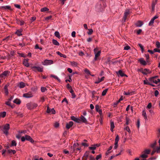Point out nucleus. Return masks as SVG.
<instances>
[{
    "instance_id": "1",
    "label": "nucleus",
    "mask_w": 160,
    "mask_h": 160,
    "mask_svg": "<svg viewBox=\"0 0 160 160\" xmlns=\"http://www.w3.org/2000/svg\"><path fill=\"white\" fill-rule=\"evenodd\" d=\"M0 128L3 133L7 135L8 134V131L10 128L9 125L8 124H6L4 126H0Z\"/></svg>"
},
{
    "instance_id": "2",
    "label": "nucleus",
    "mask_w": 160,
    "mask_h": 160,
    "mask_svg": "<svg viewBox=\"0 0 160 160\" xmlns=\"http://www.w3.org/2000/svg\"><path fill=\"white\" fill-rule=\"evenodd\" d=\"M98 48H96L94 49V52L95 54L94 58L95 61H96L97 60L98 58L100 55L101 54V51L100 50L98 51Z\"/></svg>"
},
{
    "instance_id": "3",
    "label": "nucleus",
    "mask_w": 160,
    "mask_h": 160,
    "mask_svg": "<svg viewBox=\"0 0 160 160\" xmlns=\"http://www.w3.org/2000/svg\"><path fill=\"white\" fill-rule=\"evenodd\" d=\"M37 106V104L36 103H28L27 104V107L29 109H31Z\"/></svg>"
},
{
    "instance_id": "4",
    "label": "nucleus",
    "mask_w": 160,
    "mask_h": 160,
    "mask_svg": "<svg viewBox=\"0 0 160 160\" xmlns=\"http://www.w3.org/2000/svg\"><path fill=\"white\" fill-rule=\"evenodd\" d=\"M32 69L35 72L38 71V72H42L43 71L42 68L40 67L33 66L32 67Z\"/></svg>"
},
{
    "instance_id": "5",
    "label": "nucleus",
    "mask_w": 160,
    "mask_h": 160,
    "mask_svg": "<svg viewBox=\"0 0 160 160\" xmlns=\"http://www.w3.org/2000/svg\"><path fill=\"white\" fill-rule=\"evenodd\" d=\"M53 63V61L51 60H45L43 63L44 65H48L52 64Z\"/></svg>"
},
{
    "instance_id": "6",
    "label": "nucleus",
    "mask_w": 160,
    "mask_h": 160,
    "mask_svg": "<svg viewBox=\"0 0 160 160\" xmlns=\"http://www.w3.org/2000/svg\"><path fill=\"white\" fill-rule=\"evenodd\" d=\"M119 136L117 135L115 138V142L114 143V149H116L118 147V142L119 141Z\"/></svg>"
},
{
    "instance_id": "7",
    "label": "nucleus",
    "mask_w": 160,
    "mask_h": 160,
    "mask_svg": "<svg viewBox=\"0 0 160 160\" xmlns=\"http://www.w3.org/2000/svg\"><path fill=\"white\" fill-rule=\"evenodd\" d=\"M47 112L48 113H51L55 114V111L53 108L51 109L48 107H47Z\"/></svg>"
},
{
    "instance_id": "8",
    "label": "nucleus",
    "mask_w": 160,
    "mask_h": 160,
    "mask_svg": "<svg viewBox=\"0 0 160 160\" xmlns=\"http://www.w3.org/2000/svg\"><path fill=\"white\" fill-rule=\"evenodd\" d=\"M23 96L26 98H30L33 97V95L31 92H28L27 93H24L23 94Z\"/></svg>"
},
{
    "instance_id": "9",
    "label": "nucleus",
    "mask_w": 160,
    "mask_h": 160,
    "mask_svg": "<svg viewBox=\"0 0 160 160\" xmlns=\"http://www.w3.org/2000/svg\"><path fill=\"white\" fill-rule=\"evenodd\" d=\"M129 14V11L128 10L126 11L124 13V15L123 18V20L124 22H125L126 20L128 18V17Z\"/></svg>"
},
{
    "instance_id": "10",
    "label": "nucleus",
    "mask_w": 160,
    "mask_h": 160,
    "mask_svg": "<svg viewBox=\"0 0 160 160\" xmlns=\"http://www.w3.org/2000/svg\"><path fill=\"white\" fill-rule=\"evenodd\" d=\"M81 121L82 122L85 123H87L88 122L86 119L82 115H81L79 118V122Z\"/></svg>"
},
{
    "instance_id": "11",
    "label": "nucleus",
    "mask_w": 160,
    "mask_h": 160,
    "mask_svg": "<svg viewBox=\"0 0 160 160\" xmlns=\"http://www.w3.org/2000/svg\"><path fill=\"white\" fill-rule=\"evenodd\" d=\"M157 77L156 76V77H152V78H150L149 79V81L150 82H151V83L153 82V83H155V84H157L158 83V82L155 79Z\"/></svg>"
},
{
    "instance_id": "12",
    "label": "nucleus",
    "mask_w": 160,
    "mask_h": 160,
    "mask_svg": "<svg viewBox=\"0 0 160 160\" xmlns=\"http://www.w3.org/2000/svg\"><path fill=\"white\" fill-rule=\"evenodd\" d=\"M73 124V122L72 121H70L68 123H67L66 125V128L68 129H69Z\"/></svg>"
},
{
    "instance_id": "13",
    "label": "nucleus",
    "mask_w": 160,
    "mask_h": 160,
    "mask_svg": "<svg viewBox=\"0 0 160 160\" xmlns=\"http://www.w3.org/2000/svg\"><path fill=\"white\" fill-rule=\"evenodd\" d=\"M26 140L29 141L31 143H33L34 142L33 140L28 135L25 136Z\"/></svg>"
},
{
    "instance_id": "14",
    "label": "nucleus",
    "mask_w": 160,
    "mask_h": 160,
    "mask_svg": "<svg viewBox=\"0 0 160 160\" xmlns=\"http://www.w3.org/2000/svg\"><path fill=\"white\" fill-rule=\"evenodd\" d=\"M118 75H120L121 77L126 76L127 77L128 76L123 73L121 70H120L118 71L117 72Z\"/></svg>"
},
{
    "instance_id": "15",
    "label": "nucleus",
    "mask_w": 160,
    "mask_h": 160,
    "mask_svg": "<svg viewBox=\"0 0 160 160\" xmlns=\"http://www.w3.org/2000/svg\"><path fill=\"white\" fill-rule=\"evenodd\" d=\"M79 144L78 143H74L72 146L73 152H76L77 147L79 146Z\"/></svg>"
},
{
    "instance_id": "16",
    "label": "nucleus",
    "mask_w": 160,
    "mask_h": 160,
    "mask_svg": "<svg viewBox=\"0 0 160 160\" xmlns=\"http://www.w3.org/2000/svg\"><path fill=\"white\" fill-rule=\"evenodd\" d=\"M9 73L10 72L8 71H5L1 74V76H2V78L4 76H7L9 75Z\"/></svg>"
},
{
    "instance_id": "17",
    "label": "nucleus",
    "mask_w": 160,
    "mask_h": 160,
    "mask_svg": "<svg viewBox=\"0 0 160 160\" xmlns=\"http://www.w3.org/2000/svg\"><path fill=\"white\" fill-rule=\"evenodd\" d=\"M138 61L141 64L143 65H147V63L144 60L143 58H141L138 60Z\"/></svg>"
},
{
    "instance_id": "18",
    "label": "nucleus",
    "mask_w": 160,
    "mask_h": 160,
    "mask_svg": "<svg viewBox=\"0 0 160 160\" xmlns=\"http://www.w3.org/2000/svg\"><path fill=\"white\" fill-rule=\"evenodd\" d=\"M28 59H24L23 61V64L25 66L27 67H28L29 66V64L28 63Z\"/></svg>"
},
{
    "instance_id": "19",
    "label": "nucleus",
    "mask_w": 160,
    "mask_h": 160,
    "mask_svg": "<svg viewBox=\"0 0 160 160\" xmlns=\"http://www.w3.org/2000/svg\"><path fill=\"white\" fill-rule=\"evenodd\" d=\"M71 119L72 120L77 123H80L79 118H76L74 116H72L71 117Z\"/></svg>"
},
{
    "instance_id": "20",
    "label": "nucleus",
    "mask_w": 160,
    "mask_h": 160,
    "mask_svg": "<svg viewBox=\"0 0 160 160\" xmlns=\"http://www.w3.org/2000/svg\"><path fill=\"white\" fill-rule=\"evenodd\" d=\"M17 23L18 24H20V25H22L24 23V22L23 20H20L19 19H17Z\"/></svg>"
},
{
    "instance_id": "21",
    "label": "nucleus",
    "mask_w": 160,
    "mask_h": 160,
    "mask_svg": "<svg viewBox=\"0 0 160 160\" xmlns=\"http://www.w3.org/2000/svg\"><path fill=\"white\" fill-rule=\"evenodd\" d=\"M0 8L1 9H7L11 10V7L9 6H1L0 7Z\"/></svg>"
},
{
    "instance_id": "22",
    "label": "nucleus",
    "mask_w": 160,
    "mask_h": 160,
    "mask_svg": "<svg viewBox=\"0 0 160 160\" xmlns=\"http://www.w3.org/2000/svg\"><path fill=\"white\" fill-rule=\"evenodd\" d=\"M157 144V142L156 141H155L153 143H151L150 145V146L151 148H152L153 149L154 148H155V146Z\"/></svg>"
},
{
    "instance_id": "23",
    "label": "nucleus",
    "mask_w": 160,
    "mask_h": 160,
    "mask_svg": "<svg viewBox=\"0 0 160 160\" xmlns=\"http://www.w3.org/2000/svg\"><path fill=\"white\" fill-rule=\"evenodd\" d=\"M135 25L137 27H140L142 25V22L141 21H138L136 23Z\"/></svg>"
},
{
    "instance_id": "24",
    "label": "nucleus",
    "mask_w": 160,
    "mask_h": 160,
    "mask_svg": "<svg viewBox=\"0 0 160 160\" xmlns=\"http://www.w3.org/2000/svg\"><path fill=\"white\" fill-rule=\"evenodd\" d=\"M56 53H57V54L60 56L61 57H63L64 58H67V56L66 55L62 54L59 52H57Z\"/></svg>"
},
{
    "instance_id": "25",
    "label": "nucleus",
    "mask_w": 160,
    "mask_h": 160,
    "mask_svg": "<svg viewBox=\"0 0 160 160\" xmlns=\"http://www.w3.org/2000/svg\"><path fill=\"white\" fill-rule=\"evenodd\" d=\"M153 149H154V150H155L156 152L157 153H160V146L159 147H157L156 148L155 147Z\"/></svg>"
},
{
    "instance_id": "26",
    "label": "nucleus",
    "mask_w": 160,
    "mask_h": 160,
    "mask_svg": "<svg viewBox=\"0 0 160 160\" xmlns=\"http://www.w3.org/2000/svg\"><path fill=\"white\" fill-rule=\"evenodd\" d=\"M96 8L98 9V11H102V8L101 7V4H99L96 6Z\"/></svg>"
},
{
    "instance_id": "27",
    "label": "nucleus",
    "mask_w": 160,
    "mask_h": 160,
    "mask_svg": "<svg viewBox=\"0 0 160 160\" xmlns=\"http://www.w3.org/2000/svg\"><path fill=\"white\" fill-rule=\"evenodd\" d=\"M133 92L132 91H129L128 92H124V94L126 95H132V93Z\"/></svg>"
},
{
    "instance_id": "28",
    "label": "nucleus",
    "mask_w": 160,
    "mask_h": 160,
    "mask_svg": "<svg viewBox=\"0 0 160 160\" xmlns=\"http://www.w3.org/2000/svg\"><path fill=\"white\" fill-rule=\"evenodd\" d=\"M18 86L20 88H24L25 86V83L22 82H20L18 85Z\"/></svg>"
},
{
    "instance_id": "29",
    "label": "nucleus",
    "mask_w": 160,
    "mask_h": 160,
    "mask_svg": "<svg viewBox=\"0 0 160 160\" xmlns=\"http://www.w3.org/2000/svg\"><path fill=\"white\" fill-rule=\"evenodd\" d=\"M149 72V70L148 69H145L142 72V73L145 75H147V74L148 72Z\"/></svg>"
},
{
    "instance_id": "30",
    "label": "nucleus",
    "mask_w": 160,
    "mask_h": 160,
    "mask_svg": "<svg viewBox=\"0 0 160 160\" xmlns=\"http://www.w3.org/2000/svg\"><path fill=\"white\" fill-rule=\"evenodd\" d=\"M142 115L143 116L144 118L145 119H147V117L146 114V112L145 110H143L142 111Z\"/></svg>"
},
{
    "instance_id": "31",
    "label": "nucleus",
    "mask_w": 160,
    "mask_h": 160,
    "mask_svg": "<svg viewBox=\"0 0 160 160\" xmlns=\"http://www.w3.org/2000/svg\"><path fill=\"white\" fill-rule=\"evenodd\" d=\"M52 42L53 44L55 45L58 46L59 45L58 42L55 39H53L52 41Z\"/></svg>"
},
{
    "instance_id": "32",
    "label": "nucleus",
    "mask_w": 160,
    "mask_h": 160,
    "mask_svg": "<svg viewBox=\"0 0 160 160\" xmlns=\"http://www.w3.org/2000/svg\"><path fill=\"white\" fill-rule=\"evenodd\" d=\"M21 102L20 100L18 99H16L13 101V102L18 104H20L21 103Z\"/></svg>"
},
{
    "instance_id": "33",
    "label": "nucleus",
    "mask_w": 160,
    "mask_h": 160,
    "mask_svg": "<svg viewBox=\"0 0 160 160\" xmlns=\"http://www.w3.org/2000/svg\"><path fill=\"white\" fill-rule=\"evenodd\" d=\"M49 10V9L46 7H44L42 8L41 9V11L42 12H45L48 11Z\"/></svg>"
},
{
    "instance_id": "34",
    "label": "nucleus",
    "mask_w": 160,
    "mask_h": 160,
    "mask_svg": "<svg viewBox=\"0 0 160 160\" xmlns=\"http://www.w3.org/2000/svg\"><path fill=\"white\" fill-rule=\"evenodd\" d=\"M51 77L54 78L55 79H57L59 82L60 81V79L57 76L54 75H51Z\"/></svg>"
},
{
    "instance_id": "35",
    "label": "nucleus",
    "mask_w": 160,
    "mask_h": 160,
    "mask_svg": "<svg viewBox=\"0 0 160 160\" xmlns=\"http://www.w3.org/2000/svg\"><path fill=\"white\" fill-rule=\"evenodd\" d=\"M138 46L141 48L142 52L143 53L144 51V49L143 46H142L141 44L139 43L138 44Z\"/></svg>"
},
{
    "instance_id": "36",
    "label": "nucleus",
    "mask_w": 160,
    "mask_h": 160,
    "mask_svg": "<svg viewBox=\"0 0 160 160\" xmlns=\"http://www.w3.org/2000/svg\"><path fill=\"white\" fill-rule=\"evenodd\" d=\"M158 0H155V2H153L152 5V9L153 10L154 9L155 5L156 4Z\"/></svg>"
},
{
    "instance_id": "37",
    "label": "nucleus",
    "mask_w": 160,
    "mask_h": 160,
    "mask_svg": "<svg viewBox=\"0 0 160 160\" xmlns=\"http://www.w3.org/2000/svg\"><path fill=\"white\" fill-rule=\"evenodd\" d=\"M56 37H57L60 38V34L58 32V31H56L54 33Z\"/></svg>"
},
{
    "instance_id": "38",
    "label": "nucleus",
    "mask_w": 160,
    "mask_h": 160,
    "mask_svg": "<svg viewBox=\"0 0 160 160\" xmlns=\"http://www.w3.org/2000/svg\"><path fill=\"white\" fill-rule=\"evenodd\" d=\"M22 31H21L18 30L15 33L17 34L18 36H21L22 35L21 33Z\"/></svg>"
},
{
    "instance_id": "39",
    "label": "nucleus",
    "mask_w": 160,
    "mask_h": 160,
    "mask_svg": "<svg viewBox=\"0 0 160 160\" xmlns=\"http://www.w3.org/2000/svg\"><path fill=\"white\" fill-rule=\"evenodd\" d=\"M108 91V89H105V90H103L102 92V95L103 96H105L106 94Z\"/></svg>"
},
{
    "instance_id": "40",
    "label": "nucleus",
    "mask_w": 160,
    "mask_h": 160,
    "mask_svg": "<svg viewBox=\"0 0 160 160\" xmlns=\"http://www.w3.org/2000/svg\"><path fill=\"white\" fill-rule=\"evenodd\" d=\"M148 155L145 154V153L141 155L140 157L142 158H148Z\"/></svg>"
},
{
    "instance_id": "41",
    "label": "nucleus",
    "mask_w": 160,
    "mask_h": 160,
    "mask_svg": "<svg viewBox=\"0 0 160 160\" xmlns=\"http://www.w3.org/2000/svg\"><path fill=\"white\" fill-rule=\"evenodd\" d=\"M150 150L149 149H145L144 151V152L145 154H149L150 153Z\"/></svg>"
},
{
    "instance_id": "42",
    "label": "nucleus",
    "mask_w": 160,
    "mask_h": 160,
    "mask_svg": "<svg viewBox=\"0 0 160 160\" xmlns=\"http://www.w3.org/2000/svg\"><path fill=\"white\" fill-rule=\"evenodd\" d=\"M154 20L152 18L149 22V26H152L154 23Z\"/></svg>"
},
{
    "instance_id": "43",
    "label": "nucleus",
    "mask_w": 160,
    "mask_h": 160,
    "mask_svg": "<svg viewBox=\"0 0 160 160\" xmlns=\"http://www.w3.org/2000/svg\"><path fill=\"white\" fill-rule=\"evenodd\" d=\"M0 113L1 114V117H2V118L4 117L6 115V113L5 112H3Z\"/></svg>"
},
{
    "instance_id": "44",
    "label": "nucleus",
    "mask_w": 160,
    "mask_h": 160,
    "mask_svg": "<svg viewBox=\"0 0 160 160\" xmlns=\"http://www.w3.org/2000/svg\"><path fill=\"white\" fill-rule=\"evenodd\" d=\"M41 91L42 92H44L46 91L47 90L46 88L44 87H41Z\"/></svg>"
},
{
    "instance_id": "45",
    "label": "nucleus",
    "mask_w": 160,
    "mask_h": 160,
    "mask_svg": "<svg viewBox=\"0 0 160 160\" xmlns=\"http://www.w3.org/2000/svg\"><path fill=\"white\" fill-rule=\"evenodd\" d=\"M71 64L73 66H76L77 65V63L75 62H71Z\"/></svg>"
},
{
    "instance_id": "46",
    "label": "nucleus",
    "mask_w": 160,
    "mask_h": 160,
    "mask_svg": "<svg viewBox=\"0 0 160 160\" xmlns=\"http://www.w3.org/2000/svg\"><path fill=\"white\" fill-rule=\"evenodd\" d=\"M145 56H146V57L147 62H149L148 59H149V55L148 54H146L145 55Z\"/></svg>"
},
{
    "instance_id": "47",
    "label": "nucleus",
    "mask_w": 160,
    "mask_h": 160,
    "mask_svg": "<svg viewBox=\"0 0 160 160\" xmlns=\"http://www.w3.org/2000/svg\"><path fill=\"white\" fill-rule=\"evenodd\" d=\"M17 145V143L14 140H13L12 142V146H16Z\"/></svg>"
},
{
    "instance_id": "48",
    "label": "nucleus",
    "mask_w": 160,
    "mask_h": 160,
    "mask_svg": "<svg viewBox=\"0 0 160 160\" xmlns=\"http://www.w3.org/2000/svg\"><path fill=\"white\" fill-rule=\"evenodd\" d=\"M88 30H89V32L88 33V34H89V35L91 34L93 32L92 29H89Z\"/></svg>"
},
{
    "instance_id": "49",
    "label": "nucleus",
    "mask_w": 160,
    "mask_h": 160,
    "mask_svg": "<svg viewBox=\"0 0 160 160\" xmlns=\"http://www.w3.org/2000/svg\"><path fill=\"white\" fill-rule=\"evenodd\" d=\"M85 72L87 74L90 75H91V74H90V72L88 69H86L85 70Z\"/></svg>"
},
{
    "instance_id": "50",
    "label": "nucleus",
    "mask_w": 160,
    "mask_h": 160,
    "mask_svg": "<svg viewBox=\"0 0 160 160\" xmlns=\"http://www.w3.org/2000/svg\"><path fill=\"white\" fill-rule=\"evenodd\" d=\"M157 47L159 48L160 47V43L159 42H157L156 43Z\"/></svg>"
},
{
    "instance_id": "51",
    "label": "nucleus",
    "mask_w": 160,
    "mask_h": 160,
    "mask_svg": "<svg viewBox=\"0 0 160 160\" xmlns=\"http://www.w3.org/2000/svg\"><path fill=\"white\" fill-rule=\"evenodd\" d=\"M89 153V152H86L84 154V157H86L87 158H88V156Z\"/></svg>"
},
{
    "instance_id": "52",
    "label": "nucleus",
    "mask_w": 160,
    "mask_h": 160,
    "mask_svg": "<svg viewBox=\"0 0 160 160\" xmlns=\"http://www.w3.org/2000/svg\"><path fill=\"white\" fill-rule=\"evenodd\" d=\"M52 18V16H48V17H46L45 18V19L46 20H47V21H48L49 20H50Z\"/></svg>"
},
{
    "instance_id": "53",
    "label": "nucleus",
    "mask_w": 160,
    "mask_h": 160,
    "mask_svg": "<svg viewBox=\"0 0 160 160\" xmlns=\"http://www.w3.org/2000/svg\"><path fill=\"white\" fill-rule=\"evenodd\" d=\"M71 76H69V80H68V79L66 80V81H65L66 82H71V81H72V79H71Z\"/></svg>"
},
{
    "instance_id": "54",
    "label": "nucleus",
    "mask_w": 160,
    "mask_h": 160,
    "mask_svg": "<svg viewBox=\"0 0 160 160\" xmlns=\"http://www.w3.org/2000/svg\"><path fill=\"white\" fill-rule=\"evenodd\" d=\"M95 109L96 110V111H98L100 109H99V106L98 105H97L96 106H95Z\"/></svg>"
},
{
    "instance_id": "55",
    "label": "nucleus",
    "mask_w": 160,
    "mask_h": 160,
    "mask_svg": "<svg viewBox=\"0 0 160 160\" xmlns=\"http://www.w3.org/2000/svg\"><path fill=\"white\" fill-rule=\"evenodd\" d=\"M158 132L157 137L159 138L160 137V128H158Z\"/></svg>"
},
{
    "instance_id": "56",
    "label": "nucleus",
    "mask_w": 160,
    "mask_h": 160,
    "mask_svg": "<svg viewBox=\"0 0 160 160\" xmlns=\"http://www.w3.org/2000/svg\"><path fill=\"white\" fill-rule=\"evenodd\" d=\"M154 52H158L160 53V49H158L157 48H155L153 49Z\"/></svg>"
},
{
    "instance_id": "57",
    "label": "nucleus",
    "mask_w": 160,
    "mask_h": 160,
    "mask_svg": "<svg viewBox=\"0 0 160 160\" xmlns=\"http://www.w3.org/2000/svg\"><path fill=\"white\" fill-rule=\"evenodd\" d=\"M158 94H159L158 91L157 90H155V92H154L155 96L156 97H157L158 96Z\"/></svg>"
},
{
    "instance_id": "58",
    "label": "nucleus",
    "mask_w": 160,
    "mask_h": 160,
    "mask_svg": "<svg viewBox=\"0 0 160 160\" xmlns=\"http://www.w3.org/2000/svg\"><path fill=\"white\" fill-rule=\"evenodd\" d=\"M102 155L101 154H99L97 155L96 157V159L97 160H98L101 158Z\"/></svg>"
},
{
    "instance_id": "59",
    "label": "nucleus",
    "mask_w": 160,
    "mask_h": 160,
    "mask_svg": "<svg viewBox=\"0 0 160 160\" xmlns=\"http://www.w3.org/2000/svg\"><path fill=\"white\" fill-rule=\"evenodd\" d=\"M35 48L36 49H39L40 50H42V48L39 47L38 44H36L35 47Z\"/></svg>"
},
{
    "instance_id": "60",
    "label": "nucleus",
    "mask_w": 160,
    "mask_h": 160,
    "mask_svg": "<svg viewBox=\"0 0 160 160\" xmlns=\"http://www.w3.org/2000/svg\"><path fill=\"white\" fill-rule=\"evenodd\" d=\"M111 128H114V125L113 122H111Z\"/></svg>"
},
{
    "instance_id": "61",
    "label": "nucleus",
    "mask_w": 160,
    "mask_h": 160,
    "mask_svg": "<svg viewBox=\"0 0 160 160\" xmlns=\"http://www.w3.org/2000/svg\"><path fill=\"white\" fill-rule=\"evenodd\" d=\"M130 47L128 46H127L124 47V49L125 50H128L130 49Z\"/></svg>"
},
{
    "instance_id": "62",
    "label": "nucleus",
    "mask_w": 160,
    "mask_h": 160,
    "mask_svg": "<svg viewBox=\"0 0 160 160\" xmlns=\"http://www.w3.org/2000/svg\"><path fill=\"white\" fill-rule=\"evenodd\" d=\"M54 126L56 128H58L59 126V123H58L57 122H56L54 124Z\"/></svg>"
},
{
    "instance_id": "63",
    "label": "nucleus",
    "mask_w": 160,
    "mask_h": 160,
    "mask_svg": "<svg viewBox=\"0 0 160 160\" xmlns=\"http://www.w3.org/2000/svg\"><path fill=\"white\" fill-rule=\"evenodd\" d=\"M152 104L151 103H149L148 105L147 108L148 109H150L152 107Z\"/></svg>"
},
{
    "instance_id": "64",
    "label": "nucleus",
    "mask_w": 160,
    "mask_h": 160,
    "mask_svg": "<svg viewBox=\"0 0 160 160\" xmlns=\"http://www.w3.org/2000/svg\"><path fill=\"white\" fill-rule=\"evenodd\" d=\"M89 160H95V159L94 157L92 156V155L90 156L89 157Z\"/></svg>"
}]
</instances>
